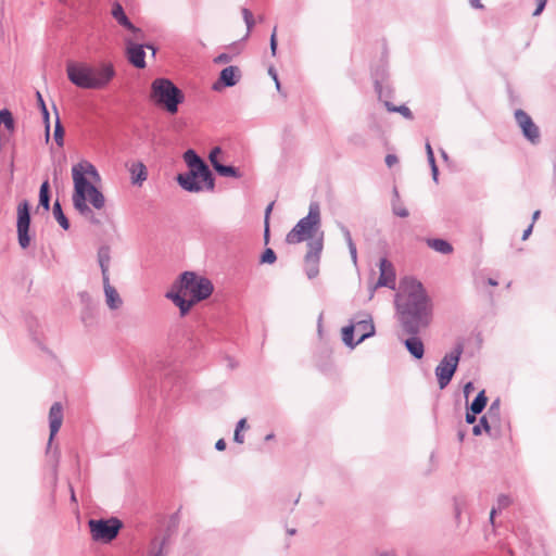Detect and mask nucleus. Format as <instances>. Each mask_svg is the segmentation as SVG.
<instances>
[{
	"instance_id": "72a5a7b5",
	"label": "nucleus",
	"mask_w": 556,
	"mask_h": 556,
	"mask_svg": "<svg viewBox=\"0 0 556 556\" xmlns=\"http://www.w3.org/2000/svg\"><path fill=\"white\" fill-rule=\"evenodd\" d=\"M242 15H243L244 22L247 24L248 30H250L254 25L253 14L250 10L242 9Z\"/></svg>"
},
{
	"instance_id": "5701e85b",
	"label": "nucleus",
	"mask_w": 556,
	"mask_h": 556,
	"mask_svg": "<svg viewBox=\"0 0 556 556\" xmlns=\"http://www.w3.org/2000/svg\"><path fill=\"white\" fill-rule=\"evenodd\" d=\"M427 243L431 249L443 254H448L453 251L452 245L443 239H429Z\"/></svg>"
},
{
	"instance_id": "20e7f679",
	"label": "nucleus",
	"mask_w": 556,
	"mask_h": 556,
	"mask_svg": "<svg viewBox=\"0 0 556 556\" xmlns=\"http://www.w3.org/2000/svg\"><path fill=\"white\" fill-rule=\"evenodd\" d=\"M67 78L75 86L83 89H103L115 76L112 63H101L92 66L88 63L71 62L66 66Z\"/></svg>"
},
{
	"instance_id": "0eeeda50",
	"label": "nucleus",
	"mask_w": 556,
	"mask_h": 556,
	"mask_svg": "<svg viewBox=\"0 0 556 556\" xmlns=\"http://www.w3.org/2000/svg\"><path fill=\"white\" fill-rule=\"evenodd\" d=\"M151 100L168 113L175 114L184 101V94L169 79L156 78L151 85Z\"/></svg>"
},
{
	"instance_id": "c03bdc74",
	"label": "nucleus",
	"mask_w": 556,
	"mask_h": 556,
	"mask_svg": "<svg viewBox=\"0 0 556 556\" xmlns=\"http://www.w3.org/2000/svg\"><path fill=\"white\" fill-rule=\"evenodd\" d=\"M233 440L239 444H242L244 442V437L241 433V431L235 430Z\"/></svg>"
},
{
	"instance_id": "c756f323",
	"label": "nucleus",
	"mask_w": 556,
	"mask_h": 556,
	"mask_svg": "<svg viewBox=\"0 0 556 556\" xmlns=\"http://www.w3.org/2000/svg\"><path fill=\"white\" fill-rule=\"evenodd\" d=\"M497 410H498V406L495 404H492L491 407L489 408L488 415L483 416L481 418L480 426H482L486 432L491 431V425L489 424V418H491L492 416H495L497 414Z\"/></svg>"
},
{
	"instance_id": "412c9836",
	"label": "nucleus",
	"mask_w": 556,
	"mask_h": 556,
	"mask_svg": "<svg viewBox=\"0 0 556 556\" xmlns=\"http://www.w3.org/2000/svg\"><path fill=\"white\" fill-rule=\"evenodd\" d=\"M239 78V68L236 66L225 67L220 73V81L227 86L231 87L238 83Z\"/></svg>"
},
{
	"instance_id": "8fccbe9b",
	"label": "nucleus",
	"mask_w": 556,
	"mask_h": 556,
	"mask_svg": "<svg viewBox=\"0 0 556 556\" xmlns=\"http://www.w3.org/2000/svg\"><path fill=\"white\" fill-rule=\"evenodd\" d=\"M466 421L468 424H473L476 421V414L471 413V412H468L466 414Z\"/></svg>"
},
{
	"instance_id": "9d476101",
	"label": "nucleus",
	"mask_w": 556,
	"mask_h": 556,
	"mask_svg": "<svg viewBox=\"0 0 556 556\" xmlns=\"http://www.w3.org/2000/svg\"><path fill=\"white\" fill-rule=\"evenodd\" d=\"M89 528L93 540L110 542L116 538L122 528V522L116 518L109 520L91 519L89 521Z\"/></svg>"
},
{
	"instance_id": "a878e982",
	"label": "nucleus",
	"mask_w": 556,
	"mask_h": 556,
	"mask_svg": "<svg viewBox=\"0 0 556 556\" xmlns=\"http://www.w3.org/2000/svg\"><path fill=\"white\" fill-rule=\"evenodd\" d=\"M54 140L59 147H63L64 144V128L61 124L60 116L58 111H55V125H54Z\"/></svg>"
},
{
	"instance_id": "b1692460",
	"label": "nucleus",
	"mask_w": 556,
	"mask_h": 556,
	"mask_svg": "<svg viewBox=\"0 0 556 556\" xmlns=\"http://www.w3.org/2000/svg\"><path fill=\"white\" fill-rule=\"evenodd\" d=\"M488 397L484 390L480 391L473 402L470 405V412L473 414H480L485 407Z\"/></svg>"
},
{
	"instance_id": "f8f14e48",
	"label": "nucleus",
	"mask_w": 556,
	"mask_h": 556,
	"mask_svg": "<svg viewBox=\"0 0 556 556\" xmlns=\"http://www.w3.org/2000/svg\"><path fill=\"white\" fill-rule=\"evenodd\" d=\"M30 216H29V206L26 201L22 202L17 206V233H18V243L25 249L29 245L30 238L28 236Z\"/></svg>"
},
{
	"instance_id": "cd10ccee",
	"label": "nucleus",
	"mask_w": 556,
	"mask_h": 556,
	"mask_svg": "<svg viewBox=\"0 0 556 556\" xmlns=\"http://www.w3.org/2000/svg\"><path fill=\"white\" fill-rule=\"evenodd\" d=\"M53 215L55 217V219L58 220V223L60 224V226L64 229H68L70 227V224H68V220L67 218L65 217L63 211H62V207H61V204L59 203V201H56L54 204H53Z\"/></svg>"
},
{
	"instance_id": "2f4dec72",
	"label": "nucleus",
	"mask_w": 556,
	"mask_h": 556,
	"mask_svg": "<svg viewBox=\"0 0 556 556\" xmlns=\"http://www.w3.org/2000/svg\"><path fill=\"white\" fill-rule=\"evenodd\" d=\"M220 154H222L220 148L216 147L211 151V153L208 155L210 162H211L212 166L214 167V169L216 168V166H218L220 164L218 161V156Z\"/></svg>"
},
{
	"instance_id": "79ce46f5",
	"label": "nucleus",
	"mask_w": 556,
	"mask_h": 556,
	"mask_svg": "<svg viewBox=\"0 0 556 556\" xmlns=\"http://www.w3.org/2000/svg\"><path fill=\"white\" fill-rule=\"evenodd\" d=\"M546 2H547V0H536V9L533 12L534 16H538L539 14H541V12L544 10V8L546 5Z\"/></svg>"
},
{
	"instance_id": "de8ad7c7",
	"label": "nucleus",
	"mask_w": 556,
	"mask_h": 556,
	"mask_svg": "<svg viewBox=\"0 0 556 556\" xmlns=\"http://www.w3.org/2000/svg\"><path fill=\"white\" fill-rule=\"evenodd\" d=\"M473 390V384L472 382H468L465 384L464 387V393H465V396L468 397L469 393Z\"/></svg>"
},
{
	"instance_id": "ea45409f",
	"label": "nucleus",
	"mask_w": 556,
	"mask_h": 556,
	"mask_svg": "<svg viewBox=\"0 0 556 556\" xmlns=\"http://www.w3.org/2000/svg\"><path fill=\"white\" fill-rule=\"evenodd\" d=\"M426 148H427L428 159H429L430 163L432 164L433 174L435 175L437 174V166H435V163H434L433 151H432L431 146L429 143L427 144Z\"/></svg>"
},
{
	"instance_id": "4d7b16f0",
	"label": "nucleus",
	"mask_w": 556,
	"mask_h": 556,
	"mask_svg": "<svg viewBox=\"0 0 556 556\" xmlns=\"http://www.w3.org/2000/svg\"><path fill=\"white\" fill-rule=\"evenodd\" d=\"M495 514H496V508H492L491 513H490V520H491V522H493Z\"/></svg>"
},
{
	"instance_id": "f3484780",
	"label": "nucleus",
	"mask_w": 556,
	"mask_h": 556,
	"mask_svg": "<svg viewBox=\"0 0 556 556\" xmlns=\"http://www.w3.org/2000/svg\"><path fill=\"white\" fill-rule=\"evenodd\" d=\"M357 337V342L364 341L375 332V327L371 319H363L353 325Z\"/></svg>"
},
{
	"instance_id": "bb28decb",
	"label": "nucleus",
	"mask_w": 556,
	"mask_h": 556,
	"mask_svg": "<svg viewBox=\"0 0 556 556\" xmlns=\"http://www.w3.org/2000/svg\"><path fill=\"white\" fill-rule=\"evenodd\" d=\"M39 203L42 205L47 211L50 206V197H49V182L48 180H45L41 184L40 191H39Z\"/></svg>"
},
{
	"instance_id": "49530a36",
	"label": "nucleus",
	"mask_w": 556,
	"mask_h": 556,
	"mask_svg": "<svg viewBox=\"0 0 556 556\" xmlns=\"http://www.w3.org/2000/svg\"><path fill=\"white\" fill-rule=\"evenodd\" d=\"M230 61V56L228 54H220L215 59L216 63H227Z\"/></svg>"
},
{
	"instance_id": "a211bd4d",
	"label": "nucleus",
	"mask_w": 556,
	"mask_h": 556,
	"mask_svg": "<svg viewBox=\"0 0 556 556\" xmlns=\"http://www.w3.org/2000/svg\"><path fill=\"white\" fill-rule=\"evenodd\" d=\"M103 286L106 298V304L112 309L117 308L121 305L122 301L115 288L110 285V279L103 280Z\"/></svg>"
},
{
	"instance_id": "09e8293b",
	"label": "nucleus",
	"mask_w": 556,
	"mask_h": 556,
	"mask_svg": "<svg viewBox=\"0 0 556 556\" xmlns=\"http://www.w3.org/2000/svg\"><path fill=\"white\" fill-rule=\"evenodd\" d=\"M215 447L218 450V451H224L226 448V442L224 439H219L216 444H215Z\"/></svg>"
},
{
	"instance_id": "4be33fe9",
	"label": "nucleus",
	"mask_w": 556,
	"mask_h": 556,
	"mask_svg": "<svg viewBox=\"0 0 556 556\" xmlns=\"http://www.w3.org/2000/svg\"><path fill=\"white\" fill-rule=\"evenodd\" d=\"M405 346L408 350V352L416 358L420 359L424 356V343L419 338H408L407 340H405Z\"/></svg>"
},
{
	"instance_id": "5fc2aeb1",
	"label": "nucleus",
	"mask_w": 556,
	"mask_h": 556,
	"mask_svg": "<svg viewBox=\"0 0 556 556\" xmlns=\"http://www.w3.org/2000/svg\"><path fill=\"white\" fill-rule=\"evenodd\" d=\"M472 7L475 8H481V3H480V0H470Z\"/></svg>"
},
{
	"instance_id": "aec40b11",
	"label": "nucleus",
	"mask_w": 556,
	"mask_h": 556,
	"mask_svg": "<svg viewBox=\"0 0 556 556\" xmlns=\"http://www.w3.org/2000/svg\"><path fill=\"white\" fill-rule=\"evenodd\" d=\"M98 260L102 271L103 280H109V268L111 262L110 249L108 247H102L98 252Z\"/></svg>"
},
{
	"instance_id": "13d9d810",
	"label": "nucleus",
	"mask_w": 556,
	"mask_h": 556,
	"mask_svg": "<svg viewBox=\"0 0 556 556\" xmlns=\"http://www.w3.org/2000/svg\"><path fill=\"white\" fill-rule=\"evenodd\" d=\"M540 214H541V212L539 210L533 213V216H532L533 222H535L539 218Z\"/></svg>"
},
{
	"instance_id": "473e14b6",
	"label": "nucleus",
	"mask_w": 556,
	"mask_h": 556,
	"mask_svg": "<svg viewBox=\"0 0 556 556\" xmlns=\"http://www.w3.org/2000/svg\"><path fill=\"white\" fill-rule=\"evenodd\" d=\"M276 261V254L271 249H266L261 257V263L273 264Z\"/></svg>"
},
{
	"instance_id": "39448f33",
	"label": "nucleus",
	"mask_w": 556,
	"mask_h": 556,
	"mask_svg": "<svg viewBox=\"0 0 556 556\" xmlns=\"http://www.w3.org/2000/svg\"><path fill=\"white\" fill-rule=\"evenodd\" d=\"M184 161L189 167V173L177 176L178 184L187 191L199 192L203 189L213 190L214 179L204 161L193 151L184 153Z\"/></svg>"
},
{
	"instance_id": "603ef678",
	"label": "nucleus",
	"mask_w": 556,
	"mask_h": 556,
	"mask_svg": "<svg viewBox=\"0 0 556 556\" xmlns=\"http://www.w3.org/2000/svg\"><path fill=\"white\" fill-rule=\"evenodd\" d=\"M533 225L531 224L523 232L522 240H527L530 233L532 232Z\"/></svg>"
},
{
	"instance_id": "393cba45",
	"label": "nucleus",
	"mask_w": 556,
	"mask_h": 556,
	"mask_svg": "<svg viewBox=\"0 0 556 556\" xmlns=\"http://www.w3.org/2000/svg\"><path fill=\"white\" fill-rule=\"evenodd\" d=\"M3 125L10 132L14 131L15 123L12 113L8 109L0 111V126Z\"/></svg>"
},
{
	"instance_id": "ddd939ff",
	"label": "nucleus",
	"mask_w": 556,
	"mask_h": 556,
	"mask_svg": "<svg viewBox=\"0 0 556 556\" xmlns=\"http://www.w3.org/2000/svg\"><path fill=\"white\" fill-rule=\"evenodd\" d=\"M515 118L522 130L523 136L532 143H536L540 139L539 127L534 124L529 114L522 110L515 112Z\"/></svg>"
},
{
	"instance_id": "37998d69",
	"label": "nucleus",
	"mask_w": 556,
	"mask_h": 556,
	"mask_svg": "<svg viewBox=\"0 0 556 556\" xmlns=\"http://www.w3.org/2000/svg\"><path fill=\"white\" fill-rule=\"evenodd\" d=\"M397 162H399V159L394 154H388L386 156V164H387L388 167L394 166L395 164H397Z\"/></svg>"
},
{
	"instance_id": "6e6d98bb",
	"label": "nucleus",
	"mask_w": 556,
	"mask_h": 556,
	"mask_svg": "<svg viewBox=\"0 0 556 556\" xmlns=\"http://www.w3.org/2000/svg\"><path fill=\"white\" fill-rule=\"evenodd\" d=\"M271 208H273V203H271V204H269V205L267 206V208H266V222L268 220V216H269V214H270V212H271Z\"/></svg>"
},
{
	"instance_id": "c9c22d12",
	"label": "nucleus",
	"mask_w": 556,
	"mask_h": 556,
	"mask_svg": "<svg viewBox=\"0 0 556 556\" xmlns=\"http://www.w3.org/2000/svg\"><path fill=\"white\" fill-rule=\"evenodd\" d=\"M393 212L395 215L400 216V217H407L408 216V211L406 207H404L402 204H394L393 205Z\"/></svg>"
},
{
	"instance_id": "7c9ffc66",
	"label": "nucleus",
	"mask_w": 556,
	"mask_h": 556,
	"mask_svg": "<svg viewBox=\"0 0 556 556\" xmlns=\"http://www.w3.org/2000/svg\"><path fill=\"white\" fill-rule=\"evenodd\" d=\"M215 170L219 175L226 176V177H237L238 176L237 169L232 166H225L223 164H219L218 166H216Z\"/></svg>"
},
{
	"instance_id": "7ed1b4c3",
	"label": "nucleus",
	"mask_w": 556,
	"mask_h": 556,
	"mask_svg": "<svg viewBox=\"0 0 556 556\" xmlns=\"http://www.w3.org/2000/svg\"><path fill=\"white\" fill-rule=\"evenodd\" d=\"M213 290V283L207 278L186 271L166 293V298L179 307L181 315H186L195 303L207 299Z\"/></svg>"
},
{
	"instance_id": "f704fd0d",
	"label": "nucleus",
	"mask_w": 556,
	"mask_h": 556,
	"mask_svg": "<svg viewBox=\"0 0 556 556\" xmlns=\"http://www.w3.org/2000/svg\"><path fill=\"white\" fill-rule=\"evenodd\" d=\"M511 504V500L507 495H500L497 498V508L503 509Z\"/></svg>"
},
{
	"instance_id": "58836bf2",
	"label": "nucleus",
	"mask_w": 556,
	"mask_h": 556,
	"mask_svg": "<svg viewBox=\"0 0 556 556\" xmlns=\"http://www.w3.org/2000/svg\"><path fill=\"white\" fill-rule=\"evenodd\" d=\"M41 112H42L43 121H45V124H46V139L48 140L49 139V128H50V125H49V112H48L47 106H43Z\"/></svg>"
},
{
	"instance_id": "423d86ee",
	"label": "nucleus",
	"mask_w": 556,
	"mask_h": 556,
	"mask_svg": "<svg viewBox=\"0 0 556 556\" xmlns=\"http://www.w3.org/2000/svg\"><path fill=\"white\" fill-rule=\"evenodd\" d=\"M320 213L317 205H311L307 216L303 217L288 232L286 241L289 244L307 243V249L313 242L324 243V235L319 231Z\"/></svg>"
},
{
	"instance_id": "dca6fc26",
	"label": "nucleus",
	"mask_w": 556,
	"mask_h": 556,
	"mask_svg": "<svg viewBox=\"0 0 556 556\" xmlns=\"http://www.w3.org/2000/svg\"><path fill=\"white\" fill-rule=\"evenodd\" d=\"M377 285L390 288H394L395 286V271L393 265L386 258L380 261V277Z\"/></svg>"
},
{
	"instance_id": "864d4df0",
	"label": "nucleus",
	"mask_w": 556,
	"mask_h": 556,
	"mask_svg": "<svg viewBox=\"0 0 556 556\" xmlns=\"http://www.w3.org/2000/svg\"><path fill=\"white\" fill-rule=\"evenodd\" d=\"M37 100H38V103H39L40 109L42 110V109H43V106H46V103H45V101H43L42 96H41V93H40V92H37Z\"/></svg>"
},
{
	"instance_id": "6ab92c4d",
	"label": "nucleus",
	"mask_w": 556,
	"mask_h": 556,
	"mask_svg": "<svg viewBox=\"0 0 556 556\" xmlns=\"http://www.w3.org/2000/svg\"><path fill=\"white\" fill-rule=\"evenodd\" d=\"M148 173L147 167L143 163L137 162L134 163L130 167V179L131 182L135 185H141L143 181L147 180Z\"/></svg>"
},
{
	"instance_id": "6e6552de",
	"label": "nucleus",
	"mask_w": 556,
	"mask_h": 556,
	"mask_svg": "<svg viewBox=\"0 0 556 556\" xmlns=\"http://www.w3.org/2000/svg\"><path fill=\"white\" fill-rule=\"evenodd\" d=\"M463 353V346L458 344L451 353H447L435 368V376L440 389H444L452 380Z\"/></svg>"
},
{
	"instance_id": "680f3d73",
	"label": "nucleus",
	"mask_w": 556,
	"mask_h": 556,
	"mask_svg": "<svg viewBox=\"0 0 556 556\" xmlns=\"http://www.w3.org/2000/svg\"><path fill=\"white\" fill-rule=\"evenodd\" d=\"M488 283H489L490 286H497V281H495V280H493V279H491V278L488 280Z\"/></svg>"
},
{
	"instance_id": "052dcab7",
	"label": "nucleus",
	"mask_w": 556,
	"mask_h": 556,
	"mask_svg": "<svg viewBox=\"0 0 556 556\" xmlns=\"http://www.w3.org/2000/svg\"><path fill=\"white\" fill-rule=\"evenodd\" d=\"M268 223H266V227H265V240L267 241L268 239Z\"/></svg>"
},
{
	"instance_id": "2eb2a0df",
	"label": "nucleus",
	"mask_w": 556,
	"mask_h": 556,
	"mask_svg": "<svg viewBox=\"0 0 556 556\" xmlns=\"http://www.w3.org/2000/svg\"><path fill=\"white\" fill-rule=\"evenodd\" d=\"M49 421H50V438L49 444H51L53 438L60 430L63 422V408L60 403H54L49 412Z\"/></svg>"
},
{
	"instance_id": "1a4fd4ad",
	"label": "nucleus",
	"mask_w": 556,
	"mask_h": 556,
	"mask_svg": "<svg viewBox=\"0 0 556 556\" xmlns=\"http://www.w3.org/2000/svg\"><path fill=\"white\" fill-rule=\"evenodd\" d=\"M146 38L144 33L141 31V36L139 38H135V35H127L124 37L125 46H126V55L130 64H132L137 68L146 67V52L144 48L151 50L152 55H155V48L151 45L143 46L141 41Z\"/></svg>"
},
{
	"instance_id": "e433bc0d",
	"label": "nucleus",
	"mask_w": 556,
	"mask_h": 556,
	"mask_svg": "<svg viewBox=\"0 0 556 556\" xmlns=\"http://www.w3.org/2000/svg\"><path fill=\"white\" fill-rule=\"evenodd\" d=\"M270 51L273 55H276L277 51V27L274 28L273 34L270 36Z\"/></svg>"
},
{
	"instance_id": "4c0bfd02",
	"label": "nucleus",
	"mask_w": 556,
	"mask_h": 556,
	"mask_svg": "<svg viewBox=\"0 0 556 556\" xmlns=\"http://www.w3.org/2000/svg\"><path fill=\"white\" fill-rule=\"evenodd\" d=\"M41 112H42L43 121H45V124H46V139L48 140L49 139V128H50V125H49V112H48L47 106H43Z\"/></svg>"
},
{
	"instance_id": "9b49d317",
	"label": "nucleus",
	"mask_w": 556,
	"mask_h": 556,
	"mask_svg": "<svg viewBox=\"0 0 556 556\" xmlns=\"http://www.w3.org/2000/svg\"><path fill=\"white\" fill-rule=\"evenodd\" d=\"M324 249V243L313 242L312 247L307 249L303 265L306 276L314 279L319 275L320 254Z\"/></svg>"
},
{
	"instance_id": "f257e3e1",
	"label": "nucleus",
	"mask_w": 556,
	"mask_h": 556,
	"mask_svg": "<svg viewBox=\"0 0 556 556\" xmlns=\"http://www.w3.org/2000/svg\"><path fill=\"white\" fill-rule=\"evenodd\" d=\"M74 190L72 202L81 216L92 224H100L91 207L102 211L105 207V197L97 187L101 177L97 168L88 161H80L72 167Z\"/></svg>"
},
{
	"instance_id": "3c124183",
	"label": "nucleus",
	"mask_w": 556,
	"mask_h": 556,
	"mask_svg": "<svg viewBox=\"0 0 556 556\" xmlns=\"http://www.w3.org/2000/svg\"><path fill=\"white\" fill-rule=\"evenodd\" d=\"M269 74L273 76V78H274V80H275L276 88H277L278 90H280V83H279V80H278L277 74H276V73H274V71H273V70H269Z\"/></svg>"
},
{
	"instance_id": "a18cd8bd",
	"label": "nucleus",
	"mask_w": 556,
	"mask_h": 556,
	"mask_svg": "<svg viewBox=\"0 0 556 556\" xmlns=\"http://www.w3.org/2000/svg\"><path fill=\"white\" fill-rule=\"evenodd\" d=\"M248 425H247V419L245 418H242L238 421L237 424V427H236V430H239V431H243L244 429H247Z\"/></svg>"
},
{
	"instance_id": "a19ab883",
	"label": "nucleus",
	"mask_w": 556,
	"mask_h": 556,
	"mask_svg": "<svg viewBox=\"0 0 556 556\" xmlns=\"http://www.w3.org/2000/svg\"><path fill=\"white\" fill-rule=\"evenodd\" d=\"M394 111H397L399 113H401L406 118H412L413 117L410 110L407 106H405V105L399 106V108L394 109Z\"/></svg>"
},
{
	"instance_id": "f03ea898",
	"label": "nucleus",
	"mask_w": 556,
	"mask_h": 556,
	"mask_svg": "<svg viewBox=\"0 0 556 556\" xmlns=\"http://www.w3.org/2000/svg\"><path fill=\"white\" fill-rule=\"evenodd\" d=\"M396 306L404 331L416 334L430 321V304L420 283L412 282L408 293L397 295Z\"/></svg>"
},
{
	"instance_id": "c85d7f7f",
	"label": "nucleus",
	"mask_w": 556,
	"mask_h": 556,
	"mask_svg": "<svg viewBox=\"0 0 556 556\" xmlns=\"http://www.w3.org/2000/svg\"><path fill=\"white\" fill-rule=\"evenodd\" d=\"M354 334L356 336L353 325H351L349 327H344L342 329V340L346 345H349L351 348H354L356 344L359 343V342H357V340L354 341Z\"/></svg>"
},
{
	"instance_id": "0e129e2a",
	"label": "nucleus",
	"mask_w": 556,
	"mask_h": 556,
	"mask_svg": "<svg viewBox=\"0 0 556 556\" xmlns=\"http://www.w3.org/2000/svg\"><path fill=\"white\" fill-rule=\"evenodd\" d=\"M155 556H163L162 552H159Z\"/></svg>"
},
{
	"instance_id": "bf43d9fd",
	"label": "nucleus",
	"mask_w": 556,
	"mask_h": 556,
	"mask_svg": "<svg viewBox=\"0 0 556 556\" xmlns=\"http://www.w3.org/2000/svg\"><path fill=\"white\" fill-rule=\"evenodd\" d=\"M473 433L480 434V425L473 427Z\"/></svg>"
},
{
	"instance_id": "4468645a",
	"label": "nucleus",
	"mask_w": 556,
	"mask_h": 556,
	"mask_svg": "<svg viewBox=\"0 0 556 556\" xmlns=\"http://www.w3.org/2000/svg\"><path fill=\"white\" fill-rule=\"evenodd\" d=\"M111 15L122 27H124L129 33L128 35H135V38H139L141 36L142 29L136 27L130 22L123 7L118 2L113 3Z\"/></svg>"
},
{
	"instance_id": "e2e57ef3",
	"label": "nucleus",
	"mask_w": 556,
	"mask_h": 556,
	"mask_svg": "<svg viewBox=\"0 0 556 556\" xmlns=\"http://www.w3.org/2000/svg\"><path fill=\"white\" fill-rule=\"evenodd\" d=\"M271 439H274V434H273V433L267 434V435L265 437V440H266V441L271 440Z\"/></svg>"
}]
</instances>
